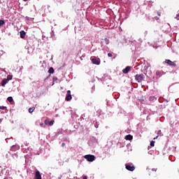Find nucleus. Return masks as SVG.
I'll use <instances>...</instances> for the list:
<instances>
[{"mask_svg":"<svg viewBox=\"0 0 179 179\" xmlns=\"http://www.w3.org/2000/svg\"><path fill=\"white\" fill-rule=\"evenodd\" d=\"M156 75H157V76H162V71H156Z\"/></svg>","mask_w":179,"mask_h":179,"instance_id":"nucleus-20","label":"nucleus"},{"mask_svg":"<svg viewBox=\"0 0 179 179\" xmlns=\"http://www.w3.org/2000/svg\"><path fill=\"white\" fill-rule=\"evenodd\" d=\"M159 138V136H157L156 137L154 138V139H157Z\"/></svg>","mask_w":179,"mask_h":179,"instance_id":"nucleus-31","label":"nucleus"},{"mask_svg":"<svg viewBox=\"0 0 179 179\" xmlns=\"http://www.w3.org/2000/svg\"><path fill=\"white\" fill-rule=\"evenodd\" d=\"M131 71L130 66H127L125 69L122 70L123 73H128Z\"/></svg>","mask_w":179,"mask_h":179,"instance_id":"nucleus-9","label":"nucleus"},{"mask_svg":"<svg viewBox=\"0 0 179 179\" xmlns=\"http://www.w3.org/2000/svg\"><path fill=\"white\" fill-rule=\"evenodd\" d=\"M26 1H27V0H24V2H26Z\"/></svg>","mask_w":179,"mask_h":179,"instance_id":"nucleus-38","label":"nucleus"},{"mask_svg":"<svg viewBox=\"0 0 179 179\" xmlns=\"http://www.w3.org/2000/svg\"><path fill=\"white\" fill-rule=\"evenodd\" d=\"M152 171H156V169H152Z\"/></svg>","mask_w":179,"mask_h":179,"instance_id":"nucleus-33","label":"nucleus"},{"mask_svg":"<svg viewBox=\"0 0 179 179\" xmlns=\"http://www.w3.org/2000/svg\"><path fill=\"white\" fill-rule=\"evenodd\" d=\"M65 100L66 101H71V100H72V95L71 94V90L67 91Z\"/></svg>","mask_w":179,"mask_h":179,"instance_id":"nucleus-3","label":"nucleus"},{"mask_svg":"<svg viewBox=\"0 0 179 179\" xmlns=\"http://www.w3.org/2000/svg\"><path fill=\"white\" fill-rule=\"evenodd\" d=\"M20 34L21 38H24L26 37V32L24 31H21Z\"/></svg>","mask_w":179,"mask_h":179,"instance_id":"nucleus-11","label":"nucleus"},{"mask_svg":"<svg viewBox=\"0 0 179 179\" xmlns=\"http://www.w3.org/2000/svg\"><path fill=\"white\" fill-rule=\"evenodd\" d=\"M8 83V80L6 78H4L2 81H1V86H5V85H6Z\"/></svg>","mask_w":179,"mask_h":179,"instance_id":"nucleus-12","label":"nucleus"},{"mask_svg":"<svg viewBox=\"0 0 179 179\" xmlns=\"http://www.w3.org/2000/svg\"><path fill=\"white\" fill-rule=\"evenodd\" d=\"M26 19H27V20H29V17H26Z\"/></svg>","mask_w":179,"mask_h":179,"instance_id":"nucleus-34","label":"nucleus"},{"mask_svg":"<svg viewBox=\"0 0 179 179\" xmlns=\"http://www.w3.org/2000/svg\"><path fill=\"white\" fill-rule=\"evenodd\" d=\"M7 100L9 103H12L13 101V98L12 96H8Z\"/></svg>","mask_w":179,"mask_h":179,"instance_id":"nucleus-15","label":"nucleus"},{"mask_svg":"<svg viewBox=\"0 0 179 179\" xmlns=\"http://www.w3.org/2000/svg\"><path fill=\"white\" fill-rule=\"evenodd\" d=\"M124 139H126V141H132V139H134V136L131 134H129L124 137Z\"/></svg>","mask_w":179,"mask_h":179,"instance_id":"nucleus-8","label":"nucleus"},{"mask_svg":"<svg viewBox=\"0 0 179 179\" xmlns=\"http://www.w3.org/2000/svg\"><path fill=\"white\" fill-rule=\"evenodd\" d=\"M83 179H87V176H83Z\"/></svg>","mask_w":179,"mask_h":179,"instance_id":"nucleus-30","label":"nucleus"},{"mask_svg":"<svg viewBox=\"0 0 179 179\" xmlns=\"http://www.w3.org/2000/svg\"><path fill=\"white\" fill-rule=\"evenodd\" d=\"M158 15L160 16V13H158Z\"/></svg>","mask_w":179,"mask_h":179,"instance_id":"nucleus-35","label":"nucleus"},{"mask_svg":"<svg viewBox=\"0 0 179 179\" xmlns=\"http://www.w3.org/2000/svg\"><path fill=\"white\" fill-rule=\"evenodd\" d=\"M54 68H52V67H50V69H49V70H48V73H54Z\"/></svg>","mask_w":179,"mask_h":179,"instance_id":"nucleus-14","label":"nucleus"},{"mask_svg":"<svg viewBox=\"0 0 179 179\" xmlns=\"http://www.w3.org/2000/svg\"><path fill=\"white\" fill-rule=\"evenodd\" d=\"M103 40H104L106 44H109L110 43V41L107 38H105Z\"/></svg>","mask_w":179,"mask_h":179,"instance_id":"nucleus-21","label":"nucleus"},{"mask_svg":"<svg viewBox=\"0 0 179 179\" xmlns=\"http://www.w3.org/2000/svg\"><path fill=\"white\" fill-rule=\"evenodd\" d=\"M41 127H44V124L43 123H41Z\"/></svg>","mask_w":179,"mask_h":179,"instance_id":"nucleus-29","label":"nucleus"},{"mask_svg":"<svg viewBox=\"0 0 179 179\" xmlns=\"http://www.w3.org/2000/svg\"><path fill=\"white\" fill-rule=\"evenodd\" d=\"M150 146H155V141H152L150 142Z\"/></svg>","mask_w":179,"mask_h":179,"instance_id":"nucleus-23","label":"nucleus"},{"mask_svg":"<svg viewBox=\"0 0 179 179\" xmlns=\"http://www.w3.org/2000/svg\"><path fill=\"white\" fill-rule=\"evenodd\" d=\"M150 101H155L156 100V97L155 96H150L149 99Z\"/></svg>","mask_w":179,"mask_h":179,"instance_id":"nucleus-18","label":"nucleus"},{"mask_svg":"<svg viewBox=\"0 0 179 179\" xmlns=\"http://www.w3.org/2000/svg\"><path fill=\"white\" fill-rule=\"evenodd\" d=\"M176 19H177V20H179V13L176 15Z\"/></svg>","mask_w":179,"mask_h":179,"instance_id":"nucleus-25","label":"nucleus"},{"mask_svg":"<svg viewBox=\"0 0 179 179\" xmlns=\"http://www.w3.org/2000/svg\"><path fill=\"white\" fill-rule=\"evenodd\" d=\"M53 80H58V78L57 77H54Z\"/></svg>","mask_w":179,"mask_h":179,"instance_id":"nucleus-27","label":"nucleus"},{"mask_svg":"<svg viewBox=\"0 0 179 179\" xmlns=\"http://www.w3.org/2000/svg\"><path fill=\"white\" fill-rule=\"evenodd\" d=\"M3 24H5V21H4L3 20H0V27H1V26H3Z\"/></svg>","mask_w":179,"mask_h":179,"instance_id":"nucleus-17","label":"nucleus"},{"mask_svg":"<svg viewBox=\"0 0 179 179\" xmlns=\"http://www.w3.org/2000/svg\"><path fill=\"white\" fill-rule=\"evenodd\" d=\"M125 167L129 171H134L135 170L134 166H131L128 164H126Z\"/></svg>","mask_w":179,"mask_h":179,"instance_id":"nucleus-5","label":"nucleus"},{"mask_svg":"<svg viewBox=\"0 0 179 179\" xmlns=\"http://www.w3.org/2000/svg\"><path fill=\"white\" fill-rule=\"evenodd\" d=\"M0 110H6V106H0Z\"/></svg>","mask_w":179,"mask_h":179,"instance_id":"nucleus-22","label":"nucleus"},{"mask_svg":"<svg viewBox=\"0 0 179 179\" xmlns=\"http://www.w3.org/2000/svg\"><path fill=\"white\" fill-rule=\"evenodd\" d=\"M35 179H41V174H40V171H36Z\"/></svg>","mask_w":179,"mask_h":179,"instance_id":"nucleus-7","label":"nucleus"},{"mask_svg":"<svg viewBox=\"0 0 179 179\" xmlns=\"http://www.w3.org/2000/svg\"><path fill=\"white\" fill-rule=\"evenodd\" d=\"M45 124L51 127L52 125H54V120L50 121V119H46L45 120Z\"/></svg>","mask_w":179,"mask_h":179,"instance_id":"nucleus-6","label":"nucleus"},{"mask_svg":"<svg viewBox=\"0 0 179 179\" xmlns=\"http://www.w3.org/2000/svg\"><path fill=\"white\" fill-rule=\"evenodd\" d=\"M34 110H36L35 107H32V108H29L28 111L30 114H31V113H33V111H34Z\"/></svg>","mask_w":179,"mask_h":179,"instance_id":"nucleus-13","label":"nucleus"},{"mask_svg":"<svg viewBox=\"0 0 179 179\" xmlns=\"http://www.w3.org/2000/svg\"><path fill=\"white\" fill-rule=\"evenodd\" d=\"M158 15L160 16V13H158Z\"/></svg>","mask_w":179,"mask_h":179,"instance_id":"nucleus-36","label":"nucleus"},{"mask_svg":"<svg viewBox=\"0 0 179 179\" xmlns=\"http://www.w3.org/2000/svg\"><path fill=\"white\" fill-rule=\"evenodd\" d=\"M84 159H86L87 162H94L96 157L92 155H87L84 156Z\"/></svg>","mask_w":179,"mask_h":179,"instance_id":"nucleus-1","label":"nucleus"},{"mask_svg":"<svg viewBox=\"0 0 179 179\" xmlns=\"http://www.w3.org/2000/svg\"><path fill=\"white\" fill-rule=\"evenodd\" d=\"M92 62L95 65H100V62L99 60H97V59H92Z\"/></svg>","mask_w":179,"mask_h":179,"instance_id":"nucleus-10","label":"nucleus"},{"mask_svg":"<svg viewBox=\"0 0 179 179\" xmlns=\"http://www.w3.org/2000/svg\"><path fill=\"white\" fill-rule=\"evenodd\" d=\"M108 57H113V54H111V53H108Z\"/></svg>","mask_w":179,"mask_h":179,"instance_id":"nucleus-26","label":"nucleus"},{"mask_svg":"<svg viewBox=\"0 0 179 179\" xmlns=\"http://www.w3.org/2000/svg\"><path fill=\"white\" fill-rule=\"evenodd\" d=\"M13 78V76H12V75H8V76H7V81L8 80H12V78Z\"/></svg>","mask_w":179,"mask_h":179,"instance_id":"nucleus-16","label":"nucleus"},{"mask_svg":"<svg viewBox=\"0 0 179 179\" xmlns=\"http://www.w3.org/2000/svg\"><path fill=\"white\" fill-rule=\"evenodd\" d=\"M165 64H167L170 66H177V64L174 62H171L170 59H165Z\"/></svg>","mask_w":179,"mask_h":179,"instance_id":"nucleus-4","label":"nucleus"},{"mask_svg":"<svg viewBox=\"0 0 179 179\" xmlns=\"http://www.w3.org/2000/svg\"><path fill=\"white\" fill-rule=\"evenodd\" d=\"M156 20H159V18L157 17H155Z\"/></svg>","mask_w":179,"mask_h":179,"instance_id":"nucleus-32","label":"nucleus"},{"mask_svg":"<svg viewBox=\"0 0 179 179\" xmlns=\"http://www.w3.org/2000/svg\"><path fill=\"white\" fill-rule=\"evenodd\" d=\"M10 150L12 152H15V150H16V145H13L10 148Z\"/></svg>","mask_w":179,"mask_h":179,"instance_id":"nucleus-19","label":"nucleus"},{"mask_svg":"<svg viewBox=\"0 0 179 179\" xmlns=\"http://www.w3.org/2000/svg\"><path fill=\"white\" fill-rule=\"evenodd\" d=\"M3 179H8V178H4Z\"/></svg>","mask_w":179,"mask_h":179,"instance_id":"nucleus-37","label":"nucleus"},{"mask_svg":"<svg viewBox=\"0 0 179 179\" xmlns=\"http://www.w3.org/2000/svg\"><path fill=\"white\" fill-rule=\"evenodd\" d=\"M62 148H64V146H65V143H62Z\"/></svg>","mask_w":179,"mask_h":179,"instance_id":"nucleus-28","label":"nucleus"},{"mask_svg":"<svg viewBox=\"0 0 179 179\" xmlns=\"http://www.w3.org/2000/svg\"><path fill=\"white\" fill-rule=\"evenodd\" d=\"M135 80L141 83L143 80V74H137L135 76Z\"/></svg>","mask_w":179,"mask_h":179,"instance_id":"nucleus-2","label":"nucleus"},{"mask_svg":"<svg viewBox=\"0 0 179 179\" xmlns=\"http://www.w3.org/2000/svg\"><path fill=\"white\" fill-rule=\"evenodd\" d=\"M157 134L158 135H161V136H163V134H162V130H159Z\"/></svg>","mask_w":179,"mask_h":179,"instance_id":"nucleus-24","label":"nucleus"}]
</instances>
